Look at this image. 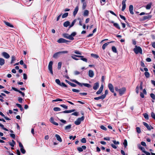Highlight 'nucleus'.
Returning <instances> with one entry per match:
<instances>
[{
  "label": "nucleus",
  "instance_id": "1",
  "mask_svg": "<svg viewBox=\"0 0 155 155\" xmlns=\"http://www.w3.org/2000/svg\"><path fill=\"white\" fill-rule=\"evenodd\" d=\"M76 34L75 32H72L70 35L67 33H64L63 34V36L65 38L72 41L74 40L73 37L75 36Z\"/></svg>",
  "mask_w": 155,
  "mask_h": 155
},
{
  "label": "nucleus",
  "instance_id": "2",
  "mask_svg": "<svg viewBox=\"0 0 155 155\" xmlns=\"http://www.w3.org/2000/svg\"><path fill=\"white\" fill-rule=\"evenodd\" d=\"M134 51L136 54H137L140 53L141 54H142V50L141 48L140 47L135 46V48H134Z\"/></svg>",
  "mask_w": 155,
  "mask_h": 155
},
{
  "label": "nucleus",
  "instance_id": "3",
  "mask_svg": "<svg viewBox=\"0 0 155 155\" xmlns=\"http://www.w3.org/2000/svg\"><path fill=\"white\" fill-rule=\"evenodd\" d=\"M84 119V117L82 116L81 118H78L75 122L74 124L76 125H79L81 121H83Z\"/></svg>",
  "mask_w": 155,
  "mask_h": 155
},
{
  "label": "nucleus",
  "instance_id": "4",
  "mask_svg": "<svg viewBox=\"0 0 155 155\" xmlns=\"http://www.w3.org/2000/svg\"><path fill=\"white\" fill-rule=\"evenodd\" d=\"M52 65L53 62L52 61H50L48 65V69L51 74L53 75V74L52 71Z\"/></svg>",
  "mask_w": 155,
  "mask_h": 155
},
{
  "label": "nucleus",
  "instance_id": "5",
  "mask_svg": "<svg viewBox=\"0 0 155 155\" xmlns=\"http://www.w3.org/2000/svg\"><path fill=\"white\" fill-rule=\"evenodd\" d=\"M126 91V88L124 87L122 88L121 89H119L118 92L119 94L120 95H123Z\"/></svg>",
  "mask_w": 155,
  "mask_h": 155
},
{
  "label": "nucleus",
  "instance_id": "6",
  "mask_svg": "<svg viewBox=\"0 0 155 155\" xmlns=\"http://www.w3.org/2000/svg\"><path fill=\"white\" fill-rule=\"evenodd\" d=\"M108 87L110 90V91L112 93H114V87L113 85L109 83L108 84Z\"/></svg>",
  "mask_w": 155,
  "mask_h": 155
},
{
  "label": "nucleus",
  "instance_id": "7",
  "mask_svg": "<svg viewBox=\"0 0 155 155\" xmlns=\"http://www.w3.org/2000/svg\"><path fill=\"white\" fill-rule=\"evenodd\" d=\"M2 55L4 58L6 59H8L10 57L8 53L5 52H2Z\"/></svg>",
  "mask_w": 155,
  "mask_h": 155
},
{
  "label": "nucleus",
  "instance_id": "8",
  "mask_svg": "<svg viewBox=\"0 0 155 155\" xmlns=\"http://www.w3.org/2000/svg\"><path fill=\"white\" fill-rule=\"evenodd\" d=\"M126 0H123L122 2V8L121 9L122 11H123L126 8V5L125 2Z\"/></svg>",
  "mask_w": 155,
  "mask_h": 155
},
{
  "label": "nucleus",
  "instance_id": "9",
  "mask_svg": "<svg viewBox=\"0 0 155 155\" xmlns=\"http://www.w3.org/2000/svg\"><path fill=\"white\" fill-rule=\"evenodd\" d=\"M104 88V86L103 85H101L100 87L99 90L96 92V94H100Z\"/></svg>",
  "mask_w": 155,
  "mask_h": 155
},
{
  "label": "nucleus",
  "instance_id": "10",
  "mask_svg": "<svg viewBox=\"0 0 155 155\" xmlns=\"http://www.w3.org/2000/svg\"><path fill=\"white\" fill-rule=\"evenodd\" d=\"M82 57L81 56V55H76L75 54H73L71 55V57L74 59L75 60H78V59L76 58V57Z\"/></svg>",
  "mask_w": 155,
  "mask_h": 155
},
{
  "label": "nucleus",
  "instance_id": "11",
  "mask_svg": "<svg viewBox=\"0 0 155 155\" xmlns=\"http://www.w3.org/2000/svg\"><path fill=\"white\" fill-rule=\"evenodd\" d=\"M50 121L52 124H54V125L58 126V124L57 123L55 122L54 120V119L53 117H51L50 119L49 120Z\"/></svg>",
  "mask_w": 155,
  "mask_h": 155
},
{
  "label": "nucleus",
  "instance_id": "12",
  "mask_svg": "<svg viewBox=\"0 0 155 155\" xmlns=\"http://www.w3.org/2000/svg\"><path fill=\"white\" fill-rule=\"evenodd\" d=\"M75 111V109H72L69 110H66L64 111L61 112L60 113H69L72 112H74Z\"/></svg>",
  "mask_w": 155,
  "mask_h": 155
},
{
  "label": "nucleus",
  "instance_id": "13",
  "mask_svg": "<svg viewBox=\"0 0 155 155\" xmlns=\"http://www.w3.org/2000/svg\"><path fill=\"white\" fill-rule=\"evenodd\" d=\"M129 10L130 13L132 15L134 14L133 12V6L132 5H130L129 6Z\"/></svg>",
  "mask_w": 155,
  "mask_h": 155
},
{
  "label": "nucleus",
  "instance_id": "14",
  "mask_svg": "<svg viewBox=\"0 0 155 155\" xmlns=\"http://www.w3.org/2000/svg\"><path fill=\"white\" fill-rule=\"evenodd\" d=\"M89 76L91 78H92L94 76V73L92 70H90L88 71Z\"/></svg>",
  "mask_w": 155,
  "mask_h": 155
},
{
  "label": "nucleus",
  "instance_id": "15",
  "mask_svg": "<svg viewBox=\"0 0 155 155\" xmlns=\"http://www.w3.org/2000/svg\"><path fill=\"white\" fill-rule=\"evenodd\" d=\"M99 86V83L98 82H97L94 84V86L93 87V88L94 90H97Z\"/></svg>",
  "mask_w": 155,
  "mask_h": 155
},
{
  "label": "nucleus",
  "instance_id": "16",
  "mask_svg": "<svg viewBox=\"0 0 155 155\" xmlns=\"http://www.w3.org/2000/svg\"><path fill=\"white\" fill-rule=\"evenodd\" d=\"M55 137L60 142H62V140L61 138V137L58 134H56L55 135Z\"/></svg>",
  "mask_w": 155,
  "mask_h": 155
},
{
  "label": "nucleus",
  "instance_id": "17",
  "mask_svg": "<svg viewBox=\"0 0 155 155\" xmlns=\"http://www.w3.org/2000/svg\"><path fill=\"white\" fill-rule=\"evenodd\" d=\"M78 6H77L75 7V8L74 9V11L73 12V15L74 16H75L77 14L78 12Z\"/></svg>",
  "mask_w": 155,
  "mask_h": 155
},
{
  "label": "nucleus",
  "instance_id": "18",
  "mask_svg": "<svg viewBox=\"0 0 155 155\" xmlns=\"http://www.w3.org/2000/svg\"><path fill=\"white\" fill-rule=\"evenodd\" d=\"M70 22L69 21H67L65 22L64 24L63 25L64 27H67L68 26L70 25Z\"/></svg>",
  "mask_w": 155,
  "mask_h": 155
},
{
  "label": "nucleus",
  "instance_id": "19",
  "mask_svg": "<svg viewBox=\"0 0 155 155\" xmlns=\"http://www.w3.org/2000/svg\"><path fill=\"white\" fill-rule=\"evenodd\" d=\"M5 60L2 58H0V65L2 66L5 64Z\"/></svg>",
  "mask_w": 155,
  "mask_h": 155
},
{
  "label": "nucleus",
  "instance_id": "20",
  "mask_svg": "<svg viewBox=\"0 0 155 155\" xmlns=\"http://www.w3.org/2000/svg\"><path fill=\"white\" fill-rule=\"evenodd\" d=\"M72 81H73V82H74L77 84L78 85H79V86H82L83 85V83H80L79 82H78V81H76L75 80H72Z\"/></svg>",
  "mask_w": 155,
  "mask_h": 155
},
{
  "label": "nucleus",
  "instance_id": "21",
  "mask_svg": "<svg viewBox=\"0 0 155 155\" xmlns=\"http://www.w3.org/2000/svg\"><path fill=\"white\" fill-rule=\"evenodd\" d=\"M59 54H60L59 52H57L54 54L53 55V57L55 58H57L59 57Z\"/></svg>",
  "mask_w": 155,
  "mask_h": 155
},
{
  "label": "nucleus",
  "instance_id": "22",
  "mask_svg": "<svg viewBox=\"0 0 155 155\" xmlns=\"http://www.w3.org/2000/svg\"><path fill=\"white\" fill-rule=\"evenodd\" d=\"M108 42L104 44L102 46V48L103 50H104L106 47L109 44V43L111 42Z\"/></svg>",
  "mask_w": 155,
  "mask_h": 155
},
{
  "label": "nucleus",
  "instance_id": "23",
  "mask_svg": "<svg viewBox=\"0 0 155 155\" xmlns=\"http://www.w3.org/2000/svg\"><path fill=\"white\" fill-rule=\"evenodd\" d=\"M64 39L63 38H60L59 39L58 41L57 42L58 43H63L64 42Z\"/></svg>",
  "mask_w": 155,
  "mask_h": 155
},
{
  "label": "nucleus",
  "instance_id": "24",
  "mask_svg": "<svg viewBox=\"0 0 155 155\" xmlns=\"http://www.w3.org/2000/svg\"><path fill=\"white\" fill-rule=\"evenodd\" d=\"M71 124L67 126H66L65 127L64 129L66 130H69L71 128Z\"/></svg>",
  "mask_w": 155,
  "mask_h": 155
},
{
  "label": "nucleus",
  "instance_id": "25",
  "mask_svg": "<svg viewBox=\"0 0 155 155\" xmlns=\"http://www.w3.org/2000/svg\"><path fill=\"white\" fill-rule=\"evenodd\" d=\"M89 14V11L87 10H85L84 11V14H83V15L84 16H87Z\"/></svg>",
  "mask_w": 155,
  "mask_h": 155
},
{
  "label": "nucleus",
  "instance_id": "26",
  "mask_svg": "<svg viewBox=\"0 0 155 155\" xmlns=\"http://www.w3.org/2000/svg\"><path fill=\"white\" fill-rule=\"evenodd\" d=\"M12 142H9V143L12 147H14L15 145V142L13 140H12Z\"/></svg>",
  "mask_w": 155,
  "mask_h": 155
},
{
  "label": "nucleus",
  "instance_id": "27",
  "mask_svg": "<svg viewBox=\"0 0 155 155\" xmlns=\"http://www.w3.org/2000/svg\"><path fill=\"white\" fill-rule=\"evenodd\" d=\"M16 60V58L15 56L13 55L12 56L11 58V64H12L14 61Z\"/></svg>",
  "mask_w": 155,
  "mask_h": 155
},
{
  "label": "nucleus",
  "instance_id": "28",
  "mask_svg": "<svg viewBox=\"0 0 155 155\" xmlns=\"http://www.w3.org/2000/svg\"><path fill=\"white\" fill-rule=\"evenodd\" d=\"M5 23L6 25H7L8 26H9L11 28L13 27V25H11V24H10L8 22L5 21Z\"/></svg>",
  "mask_w": 155,
  "mask_h": 155
},
{
  "label": "nucleus",
  "instance_id": "29",
  "mask_svg": "<svg viewBox=\"0 0 155 155\" xmlns=\"http://www.w3.org/2000/svg\"><path fill=\"white\" fill-rule=\"evenodd\" d=\"M114 26H115L116 28L117 29H120V26L119 25V24L117 23H114Z\"/></svg>",
  "mask_w": 155,
  "mask_h": 155
},
{
  "label": "nucleus",
  "instance_id": "30",
  "mask_svg": "<svg viewBox=\"0 0 155 155\" xmlns=\"http://www.w3.org/2000/svg\"><path fill=\"white\" fill-rule=\"evenodd\" d=\"M76 19H75L72 22L71 24L69 25V28L72 27L76 21Z\"/></svg>",
  "mask_w": 155,
  "mask_h": 155
},
{
  "label": "nucleus",
  "instance_id": "31",
  "mask_svg": "<svg viewBox=\"0 0 155 155\" xmlns=\"http://www.w3.org/2000/svg\"><path fill=\"white\" fill-rule=\"evenodd\" d=\"M123 144L124 145V147L126 148L127 145V141L126 139H125L124 140V142L123 143Z\"/></svg>",
  "mask_w": 155,
  "mask_h": 155
},
{
  "label": "nucleus",
  "instance_id": "32",
  "mask_svg": "<svg viewBox=\"0 0 155 155\" xmlns=\"http://www.w3.org/2000/svg\"><path fill=\"white\" fill-rule=\"evenodd\" d=\"M16 105L18 107H19L20 109V110L21 111H22L23 110V108L22 107L21 105L19 104H16Z\"/></svg>",
  "mask_w": 155,
  "mask_h": 155
},
{
  "label": "nucleus",
  "instance_id": "33",
  "mask_svg": "<svg viewBox=\"0 0 155 155\" xmlns=\"http://www.w3.org/2000/svg\"><path fill=\"white\" fill-rule=\"evenodd\" d=\"M112 50L115 53L117 52L116 48L114 46H113L112 47Z\"/></svg>",
  "mask_w": 155,
  "mask_h": 155
},
{
  "label": "nucleus",
  "instance_id": "34",
  "mask_svg": "<svg viewBox=\"0 0 155 155\" xmlns=\"http://www.w3.org/2000/svg\"><path fill=\"white\" fill-rule=\"evenodd\" d=\"M145 127L147 128V129L149 130H150L151 129H153V127L151 126H149L148 124L147 126H145Z\"/></svg>",
  "mask_w": 155,
  "mask_h": 155
},
{
  "label": "nucleus",
  "instance_id": "35",
  "mask_svg": "<svg viewBox=\"0 0 155 155\" xmlns=\"http://www.w3.org/2000/svg\"><path fill=\"white\" fill-rule=\"evenodd\" d=\"M143 116L145 119L148 120L149 119L148 115L147 113H145L143 114Z\"/></svg>",
  "mask_w": 155,
  "mask_h": 155
},
{
  "label": "nucleus",
  "instance_id": "36",
  "mask_svg": "<svg viewBox=\"0 0 155 155\" xmlns=\"http://www.w3.org/2000/svg\"><path fill=\"white\" fill-rule=\"evenodd\" d=\"M151 3L147 5L146 7V9H150L151 7Z\"/></svg>",
  "mask_w": 155,
  "mask_h": 155
},
{
  "label": "nucleus",
  "instance_id": "37",
  "mask_svg": "<svg viewBox=\"0 0 155 155\" xmlns=\"http://www.w3.org/2000/svg\"><path fill=\"white\" fill-rule=\"evenodd\" d=\"M68 13H66L63 14L62 16V18H64L66 17H67L68 16Z\"/></svg>",
  "mask_w": 155,
  "mask_h": 155
},
{
  "label": "nucleus",
  "instance_id": "38",
  "mask_svg": "<svg viewBox=\"0 0 155 155\" xmlns=\"http://www.w3.org/2000/svg\"><path fill=\"white\" fill-rule=\"evenodd\" d=\"M83 85L84 86L86 87H90L91 86V85L90 84L87 83H83Z\"/></svg>",
  "mask_w": 155,
  "mask_h": 155
},
{
  "label": "nucleus",
  "instance_id": "39",
  "mask_svg": "<svg viewBox=\"0 0 155 155\" xmlns=\"http://www.w3.org/2000/svg\"><path fill=\"white\" fill-rule=\"evenodd\" d=\"M82 56V57H80V58H81V60L83 61H85V62H87V60L86 58H84V56Z\"/></svg>",
  "mask_w": 155,
  "mask_h": 155
},
{
  "label": "nucleus",
  "instance_id": "40",
  "mask_svg": "<svg viewBox=\"0 0 155 155\" xmlns=\"http://www.w3.org/2000/svg\"><path fill=\"white\" fill-rule=\"evenodd\" d=\"M53 110L55 111H60L61 110V109L60 108L58 107H54Z\"/></svg>",
  "mask_w": 155,
  "mask_h": 155
},
{
  "label": "nucleus",
  "instance_id": "41",
  "mask_svg": "<svg viewBox=\"0 0 155 155\" xmlns=\"http://www.w3.org/2000/svg\"><path fill=\"white\" fill-rule=\"evenodd\" d=\"M145 76L147 78H149L150 77V74L148 72H145L144 73Z\"/></svg>",
  "mask_w": 155,
  "mask_h": 155
},
{
  "label": "nucleus",
  "instance_id": "42",
  "mask_svg": "<svg viewBox=\"0 0 155 155\" xmlns=\"http://www.w3.org/2000/svg\"><path fill=\"white\" fill-rule=\"evenodd\" d=\"M91 56L96 58H98L99 57V56L98 55L94 54H91Z\"/></svg>",
  "mask_w": 155,
  "mask_h": 155
},
{
  "label": "nucleus",
  "instance_id": "43",
  "mask_svg": "<svg viewBox=\"0 0 155 155\" xmlns=\"http://www.w3.org/2000/svg\"><path fill=\"white\" fill-rule=\"evenodd\" d=\"M83 3L82 8L83 9H84L86 7L87 4L86 2H84Z\"/></svg>",
  "mask_w": 155,
  "mask_h": 155
},
{
  "label": "nucleus",
  "instance_id": "44",
  "mask_svg": "<svg viewBox=\"0 0 155 155\" xmlns=\"http://www.w3.org/2000/svg\"><path fill=\"white\" fill-rule=\"evenodd\" d=\"M139 148L144 153L145 152V149L143 147L140 146L139 147Z\"/></svg>",
  "mask_w": 155,
  "mask_h": 155
},
{
  "label": "nucleus",
  "instance_id": "45",
  "mask_svg": "<svg viewBox=\"0 0 155 155\" xmlns=\"http://www.w3.org/2000/svg\"><path fill=\"white\" fill-rule=\"evenodd\" d=\"M20 150L23 154H25V150L24 149V147L21 148L20 149Z\"/></svg>",
  "mask_w": 155,
  "mask_h": 155
},
{
  "label": "nucleus",
  "instance_id": "46",
  "mask_svg": "<svg viewBox=\"0 0 155 155\" xmlns=\"http://www.w3.org/2000/svg\"><path fill=\"white\" fill-rule=\"evenodd\" d=\"M151 115L152 117L154 119H155V114L153 111L152 112Z\"/></svg>",
  "mask_w": 155,
  "mask_h": 155
},
{
  "label": "nucleus",
  "instance_id": "47",
  "mask_svg": "<svg viewBox=\"0 0 155 155\" xmlns=\"http://www.w3.org/2000/svg\"><path fill=\"white\" fill-rule=\"evenodd\" d=\"M100 128L101 129L104 130H107V128L103 125H101L100 126Z\"/></svg>",
  "mask_w": 155,
  "mask_h": 155
},
{
  "label": "nucleus",
  "instance_id": "48",
  "mask_svg": "<svg viewBox=\"0 0 155 155\" xmlns=\"http://www.w3.org/2000/svg\"><path fill=\"white\" fill-rule=\"evenodd\" d=\"M61 66V62H59L58 63V69H60Z\"/></svg>",
  "mask_w": 155,
  "mask_h": 155
},
{
  "label": "nucleus",
  "instance_id": "49",
  "mask_svg": "<svg viewBox=\"0 0 155 155\" xmlns=\"http://www.w3.org/2000/svg\"><path fill=\"white\" fill-rule=\"evenodd\" d=\"M55 82H56L59 85H61V82L60 81L59 79H56L55 80Z\"/></svg>",
  "mask_w": 155,
  "mask_h": 155
},
{
  "label": "nucleus",
  "instance_id": "50",
  "mask_svg": "<svg viewBox=\"0 0 155 155\" xmlns=\"http://www.w3.org/2000/svg\"><path fill=\"white\" fill-rule=\"evenodd\" d=\"M74 53H75L76 54H80V55L81 54V52H80V51H77V50L75 51H74Z\"/></svg>",
  "mask_w": 155,
  "mask_h": 155
},
{
  "label": "nucleus",
  "instance_id": "51",
  "mask_svg": "<svg viewBox=\"0 0 155 155\" xmlns=\"http://www.w3.org/2000/svg\"><path fill=\"white\" fill-rule=\"evenodd\" d=\"M136 130L137 131L138 133H140L141 132L140 129L139 127H136Z\"/></svg>",
  "mask_w": 155,
  "mask_h": 155
},
{
  "label": "nucleus",
  "instance_id": "52",
  "mask_svg": "<svg viewBox=\"0 0 155 155\" xmlns=\"http://www.w3.org/2000/svg\"><path fill=\"white\" fill-rule=\"evenodd\" d=\"M151 17L150 15H148L146 16H144L143 17V19L144 20H146V19H147L149 18H150Z\"/></svg>",
  "mask_w": 155,
  "mask_h": 155
},
{
  "label": "nucleus",
  "instance_id": "53",
  "mask_svg": "<svg viewBox=\"0 0 155 155\" xmlns=\"http://www.w3.org/2000/svg\"><path fill=\"white\" fill-rule=\"evenodd\" d=\"M60 106L64 108V109H68V106H66V105L64 104H61L60 105Z\"/></svg>",
  "mask_w": 155,
  "mask_h": 155
},
{
  "label": "nucleus",
  "instance_id": "54",
  "mask_svg": "<svg viewBox=\"0 0 155 155\" xmlns=\"http://www.w3.org/2000/svg\"><path fill=\"white\" fill-rule=\"evenodd\" d=\"M62 101V100L61 99L58 98L57 99H56V100H53L52 101L53 102H56L58 101Z\"/></svg>",
  "mask_w": 155,
  "mask_h": 155
},
{
  "label": "nucleus",
  "instance_id": "55",
  "mask_svg": "<svg viewBox=\"0 0 155 155\" xmlns=\"http://www.w3.org/2000/svg\"><path fill=\"white\" fill-rule=\"evenodd\" d=\"M60 85L62 87H67V86L64 83H61V85Z\"/></svg>",
  "mask_w": 155,
  "mask_h": 155
},
{
  "label": "nucleus",
  "instance_id": "56",
  "mask_svg": "<svg viewBox=\"0 0 155 155\" xmlns=\"http://www.w3.org/2000/svg\"><path fill=\"white\" fill-rule=\"evenodd\" d=\"M81 142L83 143H85L86 142V140L85 138H83L81 140Z\"/></svg>",
  "mask_w": 155,
  "mask_h": 155
},
{
  "label": "nucleus",
  "instance_id": "57",
  "mask_svg": "<svg viewBox=\"0 0 155 155\" xmlns=\"http://www.w3.org/2000/svg\"><path fill=\"white\" fill-rule=\"evenodd\" d=\"M60 54H66L68 53V51H59Z\"/></svg>",
  "mask_w": 155,
  "mask_h": 155
},
{
  "label": "nucleus",
  "instance_id": "58",
  "mask_svg": "<svg viewBox=\"0 0 155 155\" xmlns=\"http://www.w3.org/2000/svg\"><path fill=\"white\" fill-rule=\"evenodd\" d=\"M76 138V136H74V137H73L72 136H70V137H69V139L71 140V139H72L73 140H74Z\"/></svg>",
  "mask_w": 155,
  "mask_h": 155
},
{
  "label": "nucleus",
  "instance_id": "59",
  "mask_svg": "<svg viewBox=\"0 0 155 155\" xmlns=\"http://www.w3.org/2000/svg\"><path fill=\"white\" fill-rule=\"evenodd\" d=\"M101 3L102 5H104V3L105 2V0H101Z\"/></svg>",
  "mask_w": 155,
  "mask_h": 155
},
{
  "label": "nucleus",
  "instance_id": "60",
  "mask_svg": "<svg viewBox=\"0 0 155 155\" xmlns=\"http://www.w3.org/2000/svg\"><path fill=\"white\" fill-rule=\"evenodd\" d=\"M77 149L80 152H82L83 151V149H82V148L81 147H78L77 148Z\"/></svg>",
  "mask_w": 155,
  "mask_h": 155
},
{
  "label": "nucleus",
  "instance_id": "61",
  "mask_svg": "<svg viewBox=\"0 0 155 155\" xmlns=\"http://www.w3.org/2000/svg\"><path fill=\"white\" fill-rule=\"evenodd\" d=\"M139 87L138 86H137L136 89V93L137 94H138L139 93Z\"/></svg>",
  "mask_w": 155,
  "mask_h": 155
},
{
  "label": "nucleus",
  "instance_id": "62",
  "mask_svg": "<svg viewBox=\"0 0 155 155\" xmlns=\"http://www.w3.org/2000/svg\"><path fill=\"white\" fill-rule=\"evenodd\" d=\"M72 91L73 92H80V91L79 90L74 89H72Z\"/></svg>",
  "mask_w": 155,
  "mask_h": 155
},
{
  "label": "nucleus",
  "instance_id": "63",
  "mask_svg": "<svg viewBox=\"0 0 155 155\" xmlns=\"http://www.w3.org/2000/svg\"><path fill=\"white\" fill-rule=\"evenodd\" d=\"M71 115H74L75 116H77L78 115V113L77 112H74L72 113L71 114Z\"/></svg>",
  "mask_w": 155,
  "mask_h": 155
},
{
  "label": "nucleus",
  "instance_id": "64",
  "mask_svg": "<svg viewBox=\"0 0 155 155\" xmlns=\"http://www.w3.org/2000/svg\"><path fill=\"white\" fill-rule=\"evenodd\" d=\"M150 97L153 99H155V95L153 94H151L150 95Z\"/></svg>",
  "mask_w": 155,
  "mask_h": 155
}]
</instances>
